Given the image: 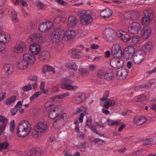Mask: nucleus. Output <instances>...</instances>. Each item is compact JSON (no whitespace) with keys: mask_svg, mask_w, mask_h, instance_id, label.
<instances>
[{"mask_svg":"<svg viewBox=\"0 0 156 156\" xmlns=\"http://www.w3.org/2000/svg\"><path fill=\"white\" fill-rule=\"evenodd\" d=\"M31 126L27 121L22 120L18 125L17 128V133L19 136L23 137L30 132Z\"/></svg>","mask_w":156,"mask_h":156,"instance_id":"1","label":"nucleus"},{"mask_svg":"<svg viewBox=\"0 0 156 156\" xmlns=\"http://www.w3.org/2000/svg\"><path fill=\"white\" fill-rule=\"evenodd\" d=\"M48 128V126L46 122H39L36 125L32 134L34 136L41 135L45 132Z\"/></svg>","mask_w":156,"mask_h":156,"instance_id":"2","label":"nucleus"},{"mask_svg":"<svg viewBox=\"0 0 156 156\" xmlns=\"http://www.w3.org/2000/svg\"><path fill=\"white\" fill-rule=\"evenodd\" d=\"M65 36V31L60 29H57L52 33L51 39L53 42L58 43L61 41Z\"/></svg>","mask_w":156,"mask_h":156,"instance_id":"3","label":"nucleus"},{"mask_svg":"<svg viewBox=\"0 0 156 156\" xmlns=\"http://www.w3.org/2000/svg\"><path fill=\"white\" fill-rule=\"evenodd\" d=\"M89 11H83L80 13V20L82 24L87 25L91 23L93 19Z\"/></svg>","mask_w":156,"mask_h":156,"instance_id":"4","label":"nucleus"},{"mask_svg":"<svg viewBox=\"0 0 156 156\" xmlns=\"http://www.w3.org/2000/svg\"><path fill=\"white\" fill-rule=\"evenodd\" d=\"M145 51L143 50L136 51L133 57V62L135 64H139L143 60L146 55Z\"/></svg>","mask_w":156,"mask_h":156,"instance_id":"5","label":"nucleus"},{"mask_svg":"<svg viewBox=\"0 0 156 156\" xmlns=\"http://www.w3.org/2000/svg\"><path fill=\"white\" fill-rule=\"evenodd\" d=\"M73 82V81L69 78H65L62 84V88L68 90H75L78 88V86L72 85L71 84Z\"/></svg>","mask_w":156,"mask_h":156,"instance_id":"6","label":"nucleus"},{"mask_svg":"<svg viewBox=\"0 0 156 156\" xmlns=\"http://www.w3.org/2000/svg\"><path fill=\"white\" fill-rule=\"evenodd\" d=\"M28 41L30 43H42L44 42V40L42 34L39 33L34 34L30 36Z\"/></svg>","mask_w":156,"mask_h":156,"instance_id":"7","label":"nucleus"},{"mask_svg":"<svg viewBox=\"0 0 156 156\" xmlns=\"http://www.w3.org/2000/svg\"><path fill=\"white\" fill-rule=\"evenodd\" d=\"M112 55L115 58H121L122 57V51L120 46L117 44H114L112 48Z\"/></svg>","mask_w":156,"mask_h":156,"instance_id":"8","label":"nucleus"},{"mask_svg":"<svg viewBox=\"0 0 156 156\" xmlns=\"http://www.w3.org/2000/svg\"><path fill=\"white\" fill-rule=\"evenodd\" d=\"M53 26L52 22L49 20H48L45 23H41L39 25V29L41 32H47L51 29Z\"/></svg>","mask_w":156,"mask_h":156,"instance_id":"9","label":"nucleus"},{"mask_svg":"<svg viewBox=\"0 0 156 156\" xmlns=\"http://www.w3.org/2000/svg\"><path fill=\"white\" fill-rule=\"evenodd\" d=\"M140 25L139 23L133 22L129 25L128 30L131 34H136L140 30Z\"/></svg>","mask_w":156,"mask_h":156,"instance_id":"10","label":"nucleus"},{"mask_svg":"<svg viewBox=\"0 0 156 156\" xmlns=\"http://www.w3.org/2000/svg\"><path fill=\"white\" fill-rule=\"evenodd\" d=\"M135 52L134 48L132 46H129L126 47L124 50L125 58L127 59L131 58L134 55Z\"/></svg>","mask_w":156,"mask_h":156,"instance_id":"11","label":"nucleus"},{"mask_svg":"<svg viewBox=\"0 0 156 156\" xmlns=\"http://www.w3.org/2000/svg\"><path fill=\"white\" fill-rule=\"evenodd\" d=\"M26 45L23 41L16 43L15 46L13 49V51L16 53H20L25 49Z\"/></svg>","mask_w":156,"mask_h":156,"instance_id":"12","label":"nucleus"},{"mask_svg":"<svg viewBox=\"0 0 156 156\" xmlns=\"http://www.w3.org/2000/svg\"><path fill=\"white\" fill-rule=\"evenodd\" d=\"M125 18L127 19H131L133 20H137L139 16V15L137 12H127L124 14Z\"/></svg>","mask_w":156,"mask_h":156,"instance_id":"13","label":"nucleus"},{"mask_svg":"<svg viewBox=\"0 0 156 156\" xmlns=\"http://www.w3.org/2000/svg\"><path fill=\"white\" fill-rule=\"evenodd\" d=\"M117 36L123 41L127 42L130 41L131 37L129 34L125 31H122V32H118L117 33Z\"/></svg>","mask_w":156,"mask_h":156,"instance_id":"14","label":"nucleus"},{"mask_svg":"<svg viewBox=\"0 0 156 156\" xmlns=\"http://www.w3.org/2000/svg\"><path fill=\"white\" fill-rule=\"evenodd\" d=\"M151 28L150 27L147 26L144 27L142 31V39H146L148 38L151 34Z\"/></svg>","mask_w":156,"mask_h":156,"instance_id":"15","label":"nucleus"},{"mask_svg":"<svg viewBox=\"0 0 156 156\" xmlns=\"http://www.w3.org/2000/svg\"><path fill=\"white\" fill-rule=\"evenodd\" d=\"M115 31L111 28L106 29L104 31V34L108 40L111 41L113 40V35L114 34Z\"/></svg>","mask_w":156,"mask_h":156,"instance_id":"16","label":"nucleus"},{"mask_svg":"<svg viewBox=\"0 0 156 156\" xmlns=\"http://www.w3.org/2000/svg\"><path fill=\"white\" fill-rule=\"evenodd\" d=\"M23 59L27 62L29 64L30 63H34L35 60V58L33 55L27 53L23 55Z\"/></svg>","mask_w":156,"mask_h":156,"instance_id":"17","label":"nucleus"},{"mask_svg":"<svg viewBox=\"0 0 156 156\" xmlns=\"http://www.w3.org/2000/svg\"><path fill=\"white\" fill-rule=\"evenodd\" d=\"M29 49L30 50L33 54L37 55L40 51L41 48L39 44H33L30 46Z\"/></svg>","mask_w":156,"mask_h":156,"instance_id":"18","label":"nucleus"},{"mask_svg":"<svg viewBox=\"0 0 156 156\" xmlns=\"http://www.w3.org/2000/svg\"><path fill=\"white\" fill-rule=\"evenodd\" d=\"M3 69L5 73L10 74L13 72L14 67L11 64H6L4 65Z\"/></svg>","mask_w":156,"mask_h":156,"instance_id":"19","label":"nucleus"},{"mask_svg":"<svg viewBox=\"0 0 156 156\" xmlns=\"http://www.w3.org/2000/svg\"><path fill=\"white\" fill-rule=\"evenodd\" d=\"M128 75L127 70L125 69H122L118 71L117 76L118 78L121 80L125 79Z\"/></svg>","mask_w":156,"mask_h":156,"instance_id":"20","label":"nucleus"},{"mask_svg":"<svg viewBox=\"0 0 156 156\" xmlns=\"http://www.w3.org/2000/svg\"><path fill=\"white\" fill-rule=\"evenodd\" d=\"M29 64L27 62L23 59L18 62L17 68L21 70H24L27 69L29 66Z\"/></svg>","mask_w":156,"mask_h":156,"instance_id":"21","label":"nucleus"},{"mask_svg":"<svg viewBox=\"0 0 156 156\" xmlns=\"http://www.w3.org/2000/svg\"><path fill=\"white\" fill-rule=\"evenodd\" d=\"M112 14L111 10L109 9H106L101 12L100 15L104 18H108L111 16Z\"/></svg>","mask_w":156,"mask_h":156,"instance_id":"22","label":"nucleus"},{"mask_svg":"<svg viewBox=\"0 0 156 156\" xmlns=\"http://www.w3.org/2000/svg\"><path fill=\"white\" fill-rule=\"evenodd\" d=\"M10 40V36L8 33H5L0 34V42L6 43L9 42Z\"/></svg>","mask_w":156,"mask_h":156,"instance_id":"23","label":"nucleus"},{"mask_svg":"<svg viewBox=\"0 0 156 156\" xmlns=\"http://www.w3.org/2000/svg\"><path fill=\"white\" fill-rule=\"evenodd\" d=\"M85 108L83 106H81L79 108L76 110V114H77L79 112H85L84 113H82L80 114V116L79 119V122L80 123H82L83 121V117L84 116V113L85 114H87L88 115V113L85 112Z\"/></svg>","mask_w":156,"mask_h":156,"instance_id":"24","label":"nucleus"},{"mask_svg":"<svg viewBox=\"0 0 156 156\" xmlns=\"http://www.w3.org/2000/svg\"><path fill=\"white\" fill-rule=\"evenodd\" d=\"M77 21L76 17L74 16H70L68 19V25L69 27H72L76 26Z\"/></svg>","mask_w":156,"mask_h":156,"instance_id":"25","label":"nucleus"},{"mask_svg":"<svg viewBox=\"0 0 156 156\" xmlns=\"http://www.w3.org/2000/svg\"><path fill=\"white\" fill-rule=\"evenodd\" d=\"M8 122V119L2 115L0 116V127L5 129Z\"/></svg>","mask_w":156,"mask_h":156,"instance_id":"26","label":"nucleus"},{"mask_svg":"<svg viewBox=\"0 0 156 156\" xmlns=\"http://www.w3.org/2000/svg\"><path fill=\"white\" fill-rule=\"evenodd\" d=\"M58 108H55L50 111L49 114V117L51 119H55L58 116Z\"/></svg>","mask_w":156,"mask_h":156,"instance_id":"27","label":"nucleus"},{"mask_svg":"<svg viewBox=\"0 0 156 156\" xmlns=\"http://www.w3.org/2000/svg\"><path fill=\"white\" fill-rule=\"evenodd\" d=\"M134 121L135 123L137 125L143 124L146 122V119L144 117L135 118Z\"/></svg>","mask_w":156,"mask_h":156,"instance_id":"28","label":"nucleus"},{"mask_svg":"<svg viewBox=\"0 0 156 156\" xmlns=\"http://www.w3.org/2000/svg\"><path fill=\"white\" fill-rule=\"evenodd\" d=\"M104 77L108 80H111L114 79V76L112 71L110 70L107 71L104 75Z\"/></svg>","mask_w":156,"mask_h":156,"instance_id":"29","label":"nucleus"},{"mask_svg":"<svg viewBox=\"0 0 156 156\" xmlns=\"http://www.w3.org/2000/svg\"><path fill=\"white\" fill-rule=\"evenodd\" d=\"M76 35V32L73 30H68L65 33V35L66 36L68 39H71L73 38Z\"/></svg>","mask_w":156,"mask_h":156,"instance_id":"30","label":"nucleus"},{"mask_svg":"<svg viewBox=\"0 0 156 156\" xmlns=\"http://www.w3.org/2000/svg\"><path fill=\"white\" fill-rule=\"evenodd\" d=\"M115 104V101L112 100L108 99L105 102L104 107L106 109L109 108L110 106H113Z\"/></svg>","mask_w":156,"mask_h":156,"instance_id":"31","label":"nucleus"},{"mask_svg":"<svg viewBox=\"0 0 156 156\" xmlns=\"http://www.w3.org/2000/svg\"><path fill=\"white\" fill-rule=\"evenodd\" d=\"M81 51L79 50L73 48L71 51V54L72 57L74 58H78L80 57V54Z\"/></svg>","mask_w":156,"mask_h":156,"instance_id":"32","label":"nucleus"},{"mask_svg":"<svg viewBox=\"0 0 156 156\" xmlns=\"http://www.w3.org/2000/svg\"><path fill=\"white\" fill-rule=\"evenodd\" d=\"M144 13L145 16L150 18L153 20L154 17V15L153 11L151 9H147L144 11Z\"/></svg>","mask_w":156,"mask_h":156,"instance_id":"33","label":"nucleus"},{"mask_svg":"<svg viewBox=\"0 0 156 156\" xmlns=\"http://www.w3.org/2000/svg\"><path fill=\"white\" fill-rule=\"evenodd\" d=\"M49 53L48 52L44 51L41 52V55H39L40 59L42 61L48 58L49 56Z\"/></svg>","mask_w":156,"mask_h":156,"instance_id":"34","label":"nucleus"},{"mask_svg":"<svg viewBox=\"0 0 156 156\" xmlns=\"http://www.w3.org/2000/svg\"><path fill=\"white\" fill-rule=\"evenodd\" d=\"M143 46V49L148 51H150L153 48L152 43L150 42H147Z\"/></svg>","mask_w":156,"mask_h":156,"instance_id":"35","label":"nucleus"},{"mask_svg":"<svg viewBox=\"0 0 156 156\" xmlns=\"http://www.w3.org/2000/svg\"><path fill=\"white\" fill-rule=\"evenodd\" d=\"M41 153L34 149H31L28 154V156H40Z\"/></svg>","mask_w":156,"mask_h":156,"instance_id":"36","label":"nucleus"},{"mask_svg":"<svg viewBox=\"0 0 156 156\" xmlns=\"http://www.w3.org/2000/svg\"><path fill=\"white\" fill-rule=\"evenodd\" d=\"M83 95H80L76 96L74 98V102L77 104H80L82 100V98L83 97Z\"/></svg>","mask_w":156,"mask_h":156,"instance_id":"37","label":"nucleus"},{"mask_svg":"<svg viewBox=\"0 0 156 156\" xmlns=\"http://www.w3.org/2000/svg\"><path fill=\"white\" fill-rule=\"evenodd\" d=\"M118 61V58H116L111 59L110 62V63L112 67L116 68L117 69V63Z\"/></svg>","mask_w":156,"mask_h":156,"instance_id":"38","label":"nucleus"},{"mask_svg":"<svg viewBox=\"0 0 156 156\" xmlns=\"http://www.w3.org/2000/svg\"><path fill=\"white\" fill-rule=\"evenodd\" d=\"M16 97L15 96H13L9 97L6 100L5 104L7 105L10 104L16 100Z\"/></svg>","mask_w":156,"mask_h":156,"instance_id":"39","label":"nucleus"},{"mask_svg":"<svg viewBox=\"0 0 156 156\" xmlns=\"http://www.w3.org/2000/svg\"><path fill=\"white\" fill-rule=\"evenodd\" d=\"M152 20L150 18L145 16V17H143L142 20V23L144 25L146 26L149 24Z\"/></svg>","mask_w":156,"mask_h":156,"instance_id":"40","label":"nucleus"},{"mask_svg":"<svg viewBox=\"0 0 156 156\" xmlns=\"http://www.w3.org/2000/svg\"><path fill=\"white\" fill-rule=\"evenodd\" d=\"M107 124L110 126L119 125L120 123L117 121H114L110 119L107 120Z\"/></svg>","mask_w":156,"mask_h":156,"instance_id":"41","label":"nucleus"},{"mask_svg":"<svg viewBox=\"0 0 156 156\" xmlns=\"http://www.w3.org/2000/svg\"><path fill=\"white\" fill-rule=\"evenodd\" d=\"M9 147V144L7 142H0V150L7 149Z\"/></svg>","mask_w":156,"mask_h":156,"instance_id":"42","label":"nucleus"},{"mask_svg":"<svg viewBox=\"0 0 156 156\" xmlns=\"http://www.w3.org/2000/svg\"><path fill=\"white\" fill-rule=\"evenodd\" d=\"M154 140L152 139H147L144 140L143 142V146H146L151 145L154 143Z\"/></svg>","mask_w":156,"mask_h":156,"instance_id":"43","label":"nucleus"},{"mask_svg":"<svg viewBox=\"0 0 156 156\" xmlns=\"http://www.w3.org/2000/svg\"><path fill=\"white\" fill-rule=\"evenodd\" d=\"M147 97L146 95L144 94L141 95L139 96L137 98H136V102H141L145 100Z\"/></svg>","mask_w":156,"mask_h":156,"instance_id":"44","label":"nucleus"},{"mask_svg":"<svg viewBox=\"0 0 156 156\" xmlns=\"http://www.w3.org/2000/svg\"><path fill=\"white\" fill-rule=\"evenodd\" d=\"M36 3L37 6L41 9H43L45 8L44 5L39 0H36Z\"/></svg>","mask_w":156,"mask_h":156,"instance_id":"45","label":"nucleus"},{"mask_svg":"<svg viewBox=\"0 0 156 156\" xmlns=\"http://www.w3.org/2000/svg\"><path fill=\"white\" fill-rule=\"evenodd\" d=\"M70 95V94L68 92H66L62 94L57 95L56 97L57 99H63L66 97H68Z\"/></svg>","mask_w":156,"mask_h":156,"instance_id":"46","label":"nucleus"},{"mask_svg":"<svg viewBox=\"0 0 156 156\" xmlns=\"http://www.w3.org/2000/svg\"><path fill=\"white\" fill-rule=\"evenodd\" d=\"M109 94V92L108 90H107L105 91L104 93V94L102 98H100V100L101 101H104L107 99V98L108 97Z\"/></svg>","mask_w":156,"mask_h":156,"instance_id":"47","label":"nucleus"},{"mask_svg":"<svg viewBox=\"0 0 156 156\" xmlns=\"http://www.w3.org/2000/svg\"><path fill=\"white\" fill-rule=\"evenodd\" d=\"M32 89L31 84L30 83L26 86H24L22 88L24 92L28 91L31 90Z\"/></svg>","mask_w":156,"mask_h":156,"instance_id":"48","label":"nucleus"},{"mask_svg":"<svg viewBox=\"0 0 156 156\" xmlns=\"http://www.w3.org/2000/svg\"><path fill=\"white\" fill-rule=\"evenodd\" d=\"M12 20L14 22H16L17 20V13L15 11L13 10L12 11Z\"/></svg>","mask_w":156,"mask_h":156,"instance_id":"49","label":"nucleus"},{"mask_svg":"<svg viewBox=\"0 0 156 156\" xmlns=\"http://www.w3.org/2000/svg\"><path fill=\"white\" fill-rule=\"evenodd\" d=\"M118 61L117 69L122 68L124 64L123 61L121 58H118Z\"/></svg>","mask_w":156,"mask_h":156,"instance_id":"50","label":"nucleus"},{"mask_svg":"<svg viewBox=\"0 0 156 156\" xmlns=\"http://www.w3.org/2000/svg\"><path fill=\"white\" fill-rule=\"evenodd\" d=\"M69 66L71 69H73L75 71H76L77 69V66L76 63L73 62L69 64Z\"/></svg>","mask_w":156,"mask_h":156,"instance_id":"51","label":"nucleus"},{"mask_svg":"<svg viewBox=\"0 0 156 156\" xmlns=\"http://www.w3.org/2000/svg\"><path fill=\"white\" fill-rule=\"evenodd\" d=\"M94 141L95 143L99 145H101L103 143H105V141L100 139L97 138L94 139Z\"/></svg>","mask_w":156,"mask_h":156,"instance_id":"52","label":"nucleus"},{"mask_svg":"<svg viewBox=\"0 0 156 156\" xmlns=\"http://www.w3.org/2000/svg\"><path fill=\"white\" fill-rule=\"evenodd\" d=\"M139 41V39L137 36H133L132 37V43H133V44H136Z\"/></svg>","mask_w":156,"mask_h":156,"instance_id":"53","label":"nucleus"},{"mask_svg":"<svg viewBox=\"0 0 156 156\" xmlns=\"http://www.w3.org/2000/svg\"><path fill=\"white\" fill-rule=\"evenodd\" d=\"M104 73V71L103 70L101 69L98 71L97 73V76L98 78L101 79Z\"/></svg>","mask_w":156,"mask_h":156,"instance_id":"54","label":"nucleus"},{"mask_svg":"<svg viewBox=\"0 0 156 156\" xmlns=\"http://www.w3.org/2000/svg\"><path fill=\"white\" fill-rule=\"evenodd\" d=\"M45 83L43 81L41 82L40 84V89L41 90L44 94L46 93L47 92V90H45L44 88Z\"/></svg>","mask_w":156,"mask_h":156,"instance_id":"55","label":"nucleus"},{"mask_svg":"<svg viewBox=\"0 0 156 156\" xmlns=\"http://www.w3.org/2000/svg\"><path fill=\"white\" fill-rule=\"evenodd\" d=\"M80 71L81 74L83 76H85L89 74L88 71H87L86 70L83 68H80Z\"/></svg>","mask_w":156,"mask_h":156,"instance_id":"56","label":"nucleus"},{"mask_svg":"<svg viewBox=\"0 0 156 156\" xmlns=\"http://www.w3.org/2000/svg\"><path fill=\"white\" fill-rule=\"evenodd\" d=\"M15 121L14 120H12L10 122V129L11 131H13L15 129Z\"/></svg>","mask_w":156,"mask_h":156,"instance_id":"57","label":"nucleus"},{"mask_svg":"<svg viewBox=\"0 0 156 156\" xmlns=\"http://www.w3.org/2000/svg\"><path fill=\"white\" fill-rule=\"evenodd\" d=\"M92 122V120L91 119V118H88L87 119V122H86V126H88L89 127H90V126L91 125Z\"/></svg>","mask_w":156,"mask_h":156,"instance_id":"58","label":"nucleus"},{"mask_svg":"<svg viewBox=\"0 0 156 156\" xmlns=\"http://www.w3.org/2000/svg\"><path fill=\"white\" fill-rule=\"evenodd\" d=\"M5 43L0 42V52L3 51L6 47Z\"/></svg>","mask_w":156,"mask_h":156,"instance_id":"59","label":"nucleus"},{"mask_svg":"<svg viewBox=\"0 0 156 156\" xmlns=\"http://www.w3.org/2000/svg\"><path fill=\"white\" fill-rule=\"evenodd\" d=\"M90 129L93 132L97 133L99 135H100V134L98 132V131L96 127L95 126H91Z\"/></svg>","mask_w":156,"mask_h":156,"instance_id":"60","label":"nucleus"},{"mask_svg":"<svg viewBox=\"0 0 156 156\" xmlns=\"http://www.w3.org/2000/svg\"><path fill=\"white\" fill-rule=\"evenodd\" d=\"M18 110V109H15L12 108L10 110V112H11L12 115V116H14L17 113Z\"/></svg>","mask_w":156,"mask_h":156,"instance_id":"61","label":"nucleus"},{"mask_svg":"<svg viewBox=\"0 0 156 156\" xmlns=\"http://www.w3.org/2000/svg\"><path fill=\"white\" fill-rule=\"evenodd\" d=\"M61 20V18L59 16H57L55 18L54 20V22L56 24H58Z\"/></svg>","mask_w":156,"mask_h":156,"instance_id":"62","label":"nucleus"},{"mask_svg":"<svg viewBox=\"0 0 156 156\" xmlns=\"http://www.w3.org/2000/svg\"><path fill=\"white\" fill-rule=\"evenodd\" d=\"M97 67L95 65H90L88 66V69L90 70L93 71L96 69Z\"/></svg>","mask_w":156,"mask_h":156,"instance_id":"63","label":"nucleus"},{"mask_svg":"<svg viewBox=\"0 0 156 156\" xmlns=\"http://www.w3.org/2000/svg\"><path fill=\"white\" fill-rule=\"evenodd\" d=\"M148 83L151 86L152 84L156 83V79H152L147 81Z\"/></svg>","mask_w":156,"mask_h":156,"instance_id":"64","label":"nucleus"}]
</instances>
